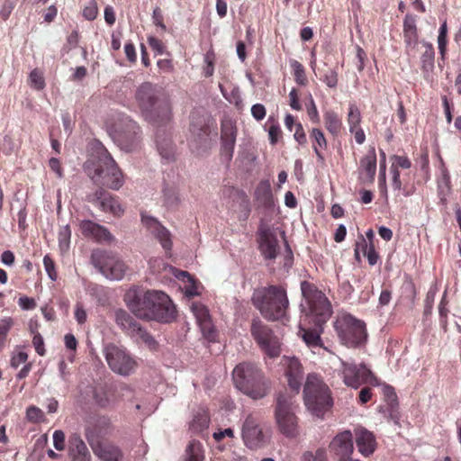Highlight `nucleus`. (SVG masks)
<instances>
[{
	"label": "nucleus",
	"instance_id": "obj_34",
	"mask_svg": "<svg viewBox=\"0 0 461 461\" xmlns=\"http://www.w3.org/2000/svg\"><path fill=\"white\" fill-rule=\"evenodd\" d=\"M325 128L333 136H338L342 129V122L338 113L333 110H328L323 114Z\"/></svg>",
	"mask_w": 461,
	"mask_h": 461
},
{
	"label": "nucleus",
	"instance_id": "obj_19",
	"mask_svg": "<svg viewBox=\"0 0 461 461\" xmlns=\"http://www.w3.org/2000/svg\"><path fill=\"white\" fill-rule=\"evenodd\" d=\"M250 334L258 346H279L278 338L271 327L259 318L252 320Z\"/></svg>",
	"mask_w": 461,
	"mask_h": 461
},
{
	"label": "nucleus",
	"instance_id": "obj_51",
	"mask_svg": "<svg viewBox=\"0 0 461 461\" xmlns=\"http://www.w3.org/2000/svg\"><path fill=\"white\" fill-rule=\"evenodd\" d=\"M43 265L45 267V271L48 274V276L52 280L56 281L58 278V274L55 269V263L51 259V258L49 255L44 256L43 258Z\"/></svg>",
	"mask_w": 461,
	"mask_h": 461
},
{
	"label": "nucleus",
	"instance_id": "obj_3",
	"mask_svg": "<svg viewBox=\"0 0 461 461\" xmlns=\"http://www.w3.org/2000/svg\"><path fill=\"white\" fill-rule=\"evenodd\" d=\"M129 310L139 319L170 323L176 318V309L170 297L162 291L130 292L125 296Z\"/></svg>",
	"mask_w": 461,
	"mask_h": 461
},
{
	"label": "nucleus",
	"instance_id": "obj_26",
	"mask_svg": "<svg viewBox=\"0 0 461 461\" xmlns=\"http://www.w3.org/2000/svg\"><path fill=\"white\" fill-rule=\"evenodd\" d=\"M90 447L95 456L102 461H122L124 458L122 449L111 441L95 444Z\"/></svg>",
	"mask_w": 461,
	"mask_h": 461
},
{
	"label": "nucleus",
	"instance_id": "obj_16",
	"mask_svg": "<svg viewBox=\"0 0 461 461\" xmlns=\"http://www.w3.org/2000/svg\"><path fill=\"white\" fill-rule=\"evenodd\" d=\"M114 426L108 416H98L85 430L86 438L90 447L106 441L113 435Z\"/></svg>",
	"mask_w": 461,
	"mask_h": 461
},
{
	"label": "nucleus",
	"instance_id": "obj_37",
	"mask_svg": "<svg viewBox=\"0 0 461 461\" xmlns=\"http://www.w3.org/2000/svg\"><path fill=\"white\" fill-rule=\"evenodd\" d=\"M360 244H361V251L364 253L365 256H366L368 264L370 266H375L378 259L379 255L375 249L374 244L367 245L366 240L363 237V235L359 236Z\"/></svg>",
	"mask_w": 461,
	"mask_h": 461
},
{
	"label": "nucleus",
	"instance_id": "obj_43",
	"mask_svg": "<svg viewBox=\"0 0 461 461\" xmlns=\"http://www.w3.org/2000/svg\"><path fill=\"white\" fill-rule=\"evenodd\" d=\"M383 395L384 400L389 405L391 411H394L398 407L397 395L394 388L390 385H384Z\"/></svg>",
	"mask_w": 461,
	"mask_h": 461
},
{
	"label": "nucleus",
	"instance_id": "obj_32",
	"mask_svg": "<svg viewBox=\"0 0 461 461\" xmlns=\"http://www.w3.org/2000/svg\"><path fill=\"white\" fill-rule=\"evenodd\" d=\"M403 36L407 46H414L418 42L416 17L407 14L403 20Z\"/></svg>",
	"mask_w": 461,
	"mask_h": 461
},
{
	"label": "nucleus",
	"instance_id": "obj_61",
	"mask_svg": "<svg viewBox=\"0 0 461 461\" xmlns=\"http://www.w3.org/2000/svg\"><path fill=\"white\" fill-rule=\"evenodd\" d=\"M323 82L330 88L336 87L338 85V73L331 69L330 70L323 78Z\"/></svg>",
	"mask_w": 461,
	"mask_h": 461
},
{
	"label": "nucleus",
	"instance_id": "obj_64",
	"mask_svg": "<svg viewBox=\"0 0 461 461\" xmlns=\"http://www.w3.org/2000/svg\"><path fill=\"white\" fill-rule=\"evenodd\" d=\"M290 99V106L293 110L300 111L302 109V105L299 102L298 91L295 88H293L289 93Z\"/></svg>",
	"mask_w": 461,
	"mask_h": 461
},
{
	"label": "nucleus",
	"instance_id": "obj_11",
	"mask_svg": "<svg viewBox=\"0 0 461 461\" xmlns=\"http://www.w3.org/2000/svg\"><path fill=\"white\" fill-rule=\"evenodd\" d=\"M116 324L125 331L136 343L154 346V338L128 312L122 309L114 312Z\"/></svg>",
	"mask_w": 461,
	"mask_h": 461
},
{
	"label": "nucleus",
	"instance_id": "obj_56",
	"mask_svg": "<svg viewBox=\"0 0 461 461\" xmlns=\"http://www.w3.org/2000/svg\"><path fill=\"white\" fill-rule=\"evenodd\" d=\"M307 113L310 118V120L314 123L320 122V115L317 110V107L315 105L313 98L310 97V104L307 107Z\"/></svg>",
	"mask_w": 461,
	"mask_h": 461
},
{
	"label": "nucleus",
	"instance_id": "obj_63",
	"mask_svg": "<svg viewBox=\"0 0 461 461\" xmlns=\"http://www.w3.org/2000/svg\"><path fill=\"white\" fill-rule=\"evenodd\" d=\"M18 304L23 310H32L36 307L34 299L25 295L19 298Z\"/></svg>",
	"mask_w": 461,
	"mask_h": 461
},
{
	"label": "nucleus",
	"instance_id": "obj_57",
	"mask_svg": "<svg viewBox=\"0 0 461 461\" xmlns=\"http://www.w3.org/2000/svg\"><path fill=\"white\" fill-rule=\"evenodd\" d=\"M294 138L300 145H304L307 142L306 134L304 132L302 123L300 122H297L295 124V131L294 134Z\"/></svg>",
	"mask_w": 461,
	"mask_h": 461
},
{
	"label": "nucleus",
	"instance_id": "obj_62",
	"mask_svg": "<svg viewBox=\"0 0 461 461\" xmlns=\"http://www.w3.org/2000/svg\"><path fill=\"white\" fill-rule=\"evenodd\" d=\"M124 52L127 59L131 63H134L137 60L135 46L132 42L129 41L124 45Z\"/></svg>",
	"mask_w": 461,
	"mask_h": 461
},
{
	"label": "nucleus",
	"instance_id": "obj_36",
	"mask_svg": "<svg viewBox=\"0 0 461 461\" xmlns=\"http://www.w3.org/2000/svg\"><path fill=\"white\" fill-rule=\"evenodd\" d=\"M210 423V417L208 413L203 411H198L190 422V429L194 432H201L208 428Z\"/></svg>",
	"mask_w": 461,
	"mask_h": 461
},
{
	"label": "nucleus",
	"instance_id": "obj_5",
	"mask_svg": "<svg viewBox=\"0 0 461 461\" xmlns=\"http://www.w3.org/2000/svg\"><path fill=\"white\" fill-rule=\"evenodd\" d=\"M253 305L268 321H282L286 317L289 300L281 285H269L256 290L252 295Z\"/></svg>",
	"mask_w": 461,
	"mask_h": 461
},
{
	"label": "nucleus",
	"instance_id": "obj_22",
	"mask_svg": "<svg viewBox=\"0 0 461 461\" xmlns=\"http://www.w3.org/2000/svg\"><path fill=\"white\" fill-rule=\"evenodd\" d=\"M282 363L285 366V376L289 387L296 394L302 385L303 366L297 358L285 356H284Z\"/></svg>",
	"mask_w": 461,
	"mask_h": 461
},
{
	"label": "nucleus",
	"instance_id": "obj_14",
	"mask_svg": "<svg viewBox=\"0 0 461 461\" xmlns=\"http://www.w3.org/2000/svg\"><path fill=\"white\" fill-rule=\"evenodd\" d=\"M110 368L122 375H129L136 367V361L121 348H104Z\"/></svg>",
	"mask_w": 461,
	"mask_h": 461
},
{
	"label": "nucleus",
	"instance_id": "obj_33",
	"mask_svg": "<svg viewBox=\"0 0 461 461\" xmlns=\"http://www.w3.org/2000/svg\"><path fill=\"white\" fill-rule=\"evenodd\" d=\"M310 139L312 140V149L318 158V160L323 161L324 157L321 150L326 149L328 147V143L323 131L318 128H313L310 131Z\"/></svg>",
	"mask_w": 461,
	"mask_h": 461
},
{
	"label": "nucleus",
	"instance_id": "obj_48",
	"mask_svg": "<svg viewBox=\"0 0 461 461\" xmlns=\"http://www.w3.org/2000/svg\"><path fill=\"white\" fill-rule=\"evenodd\" d=\"M164 203L168 208H176L179 203L180 199L177 194L173 189H165L164 190Z\"/></svg>",
	"mask_w": 461,
	"mask_h": 461
},
{
	"label": "nucleus",
	"instance_id": "obj_29",
	"mask_svg": "<svg viewBox=\"0 0 461 461\" xmlns=\"http://www.w3.org/2000/svg\"><path fill=\"white\" fill-rule=\"evenodd\" d=\"M376 172V154L374 147H371L366 155L360 160V178L368 182L375 180Z\"/></svg>",
	"mask_w": 461,
	"mask_h": 461
},
{
	"label": "nucleus",
	"instance_id": "obj_55",
	"mask_svg": "<svg viewBox=\"0 0 461 461\" xmlns=\"http://www.w3.org/2000/svg\"><path fill=\"white\" fill-rule=\"evenodd\" d=\"M148 42L150 46V48L156 52L158 55H161L164 52L165 46L161 40L150 36L148 38Z\"/></svg>",
	"mask_w": 461,
	"mask_h": 461
},
{
	"label": "nucleus",
	"instance_id": "obj_42",
	"mask_svg": "<svg viewBox=\"0 0 461 461\" xmlns=\"http://www.w3.org/2000/svg\"><path fill=\"white\" fill-rule=\"evenodd\" d=\"M290 66L293 69L295 82L300 86H306L308 79L305 75L304 67L295 59L290 60Z\"/></svg>",
	"mask_w": 461,
	"mask_h": 461
},
{
	"label": "nucleus",
	"instance_id": "obj_39",
	"mask_svg": "<svg viewBox=\"0 0 461 461\" xmlns=\"http://www.w3.org/2000/svg\"><path fill=\"white\" fill-rule=\"evenodd\" d=\"M267 124H269L268 131V139L271 145H276L279 139L282 137V131L277 120L269 116L267 119Z\"/></svg>",
	"mask_w": 461,
	"mask_h": 461
},
{
	"label": "nucleus",
	"instance_id": "obj_15",
	"mask_svg": "<svg viewBox=\"0 0 461 461\" xmlns=\"http://www.w3.org/2000/svg\"><path fill=\"white\" fill-rule=\"evenodd\" d=\"M242 438L245 445L256 449L263 447L267 442V436L260 426V419L256 414H249L242 426Z\"/></svg>",
	"mask_w": 461,
	"mask_h": 461
},
{
	"label": "nucleus",
	"instance_id": "obj_45",
	"mask_svg": "<svg viewBox=\"0 0 461 461\" xmlns=\"http://www.w3.org/2000/svg\"><path fill=\"white\" fill-rule=\"evenodd\" d=\"M437 292H438L437 286H431L426 294V298L424 301V312H423V314L425 316H429L432 312Z\"/></svg>",
	"mask_w": 461,
	"mask_h": 461
},
{
	"label": "nucleus",
	"instance_id": "obj_23",
	"mask_svg": "<svg viewBox=\"0 0 461 461\" xmlns=\"http://www.w3.org/2000/svg\"><path fill=\"white\" fill-rule=\"evenodd\" d=\"M330 449L339 461L349 458L354 449L352 433L345 430L338 434L330 442Z\"/></svg>",
	"mask_w": 461,
	"mask_h": 461
},
{
	"label": "nucleus",
	"instance_id": "obj_53",
	"mask_svg": "<svg viewBox=\"0 0 461 461\" xmlns=\"http://www.w3.org/2000/svg\"><path fill=\"white\" fill-rule=\"evenodd\" d=\"M450 175L448 170L443 166L441 169V177L438 180V189L446 188L447 192L450 190Z\"/></svg>",
	"mask_w": 461,
	"mask_h": 461
},
{
	"label": "nucleus",
	"instance_id": "obj_47",
	"mask_svg": "<svg viewBox=\"0 0 461 461\" xmlns=\"http://www.w3.org/2000/svg\"><path fill=\"white\" fill-rule=\"evenodd\" d=\"M26 418L30 422L39 423L44 420V413L40 408L32 405L26 410Z\"/></svg>",
	"mask_w": 461,
	"mask_h": 461
},
{
	"label": "nucleus",
	"instance_id": "obj_49",
	"mask_svg": "<svg viewBox=\"0 0 461 461\" xmlns=\"http://www.w3.org/2000/svg\"><path fill=\"white\" fill-rule=\"evenodd\" d=\"M303 461H327L326 451L318 448L315 452L306 451L303 455Z\"/></svg>",
	"mask_w": 461,
	"mask_h": 461
},
{
	"label": "nucleus",
	"instance_id": "obj_44",
	"mask_svg": "<svg viewBox=\"0 0 461 461\" xmlns=\"http://www.w3.org/2000/svg\"><path fill=\"white\" fill-rule=\"evenodd\" d=\"M29 81L30 86L36 90H42L45 87V80L42 73L37 68L30 73Z\"/></svg>",
	"mask_w": 461,
	"mask_h": 461
},
{
	"label": "nucleus",
	"instance_id": "obj_4",
	"mask_svg": "<svg viewBox=\"0 0 461 461\" xmlns=\"http://www.w3.org/2000/svg\"><path fill=\"white\" fill-rule=\"evenodd\" d=\"M84 169L93 183L99 187L119 190L123 185L122 170L100 141L95 143L94 153L85 163Z\"/></svg>",
	"mask_w": 461,
	"mask_h": 461
},
{
	"label": "nucleus",
	"instance_id": "obj_17",
	"mask_svg": "<svg viewBox=\"0 0 461 461\" xmlns=\"http://www.w3.org/2000/svg\"><path fill=\"white\" fill-rule=\"evenodd\" d=\"M86 201L97 206L103 212H110L115 216H119L123 212L118 197L103 187H98L95 192L87 194Z\"/></svg>",
	"mask_w": 461,
	"mask_h": 461
},
{
	"label": "nucleus",
	"instance_id": "obj_54",
	"mask_svg": "<svg viewBox=\"0 0 461 461\" xmlns=\"http://www.w3.org/2000/svg\"><path fill=\"white\" fill-rule=\"evenodd\" d=\"M53 444L57 450L65 448V433L62 430H55L53 433Z\"/></svg>",
	"mask_w": 461,
	"mask_h": 461
},
{
	"label": "nucleus",
	"instance_id": "obj_1",
	"mask_svg": "<svg viewBox=\"0 0 461 461\" xmlns=\"http://www.w3.org/2000/svg\"><path fill=\"white\" fill-rule=\"evenodd\" d=\"M136 100L145 119L157 128L156 144L162 159L166 162L176 158V147L166 128L172 119L168 98L149 82L140 85L136 91Z\"/></svg>",
	"mask_w": 461,
	"mask_h": 461
},
{
	"label": "nucleus",
	"instance_id": "obj_6",
	"mask_svg": "<svg viewBox=\"0 0 461 461\" xmlns=\"http://www.w3.org/2000/svg\"><path fill=\"white\" fill-rule=\"evenodd\" d=\"M236 387L254 400L265 397L270 389V382L255 364L243 362L233 370Z\"/></svg>",
	"mask_w": 461,
	"mask_h": 461
},
{
	"label": "nucleus",
	"instance_id": "obj_52",
	"mask_svg": "<svg viewBox=\"0 0 461 461\" xmlns=\"http://www.w3.org/2000/svg\"><path fill=\"white\" fill-rule=\"evenodd\" d=\"M13 324L14 321L11 318H5L0 321V344L5 342V339Z\"/></svg>",
	"mask_w": 461,
	"mask_h": 461
},
{
	"label": "nucleus",
	"instance_id": "obj_30",
	"mask_svg": "<svg viewBox=\"0 0 461 461\" xmlns=\"http://www.w3.org/2000/svg\"><path fill=\"white\" fill-rule=\"evenodd\" d=\"M255 199L264 208L269 209L274 205V197L269 180H262L255 189Z\"/></svg>",
	"mask_w": 461,
	"mask_h": 461
},
{
	"label": "nucleus",
	"instance_id": "obj_13",
	"mask_svg": "<svg viewBox=\"0 0 461 461\" xmlns=\"http://www.w3.org/2000/svg\"><path fill=\"white\" fill-rule=\"evenodd\" d=\"M343 380L348 386L353 388H358L362 384L379 385L378 378L364 364L344 365Z\"/></svg>",
	"mask_w": 461,
	"mask_h": 461
},
{
	"label": "nucleus",
	"instance_id": "obj_35",
	"mask_svg": "<svg viewBox=\"0 0 461 461\" xmlns=\"http://www.w3.org/2000/svg\"><path fill=\"white\" fill-rule=\"evenodd\" d=\"M424 51L420 57L421 69L424 74L432 71L434 68L435 50L431 43L423 42Z\"/></svg>",
	"mask_w": 461,
	"mask_h": 461
},
{
	"label": "nucleus",
	"instance_id": "obj_18",
	"mask_svg": "<svg viewBox=\"0 0 461 461\" xmlns=\"http://www.w3.org/2000/svg\"><path fill=\"white\" fill-rule=\"evenodd\" d=\"M258 249L265 259H275L277 257L279 248L276 235L271 229L261 224L258 230Z\"/></svg>",
	"mask_w": 461,
	"mask_h": 461
},
{
	"label": "nucleus",
	"instance_id": "obj_2",
	"mask_svg": "<svg viewBox=\"0 0 461 461\" xmlns=\"http://www.w3.org/2000/svg\"><path fill=\"white\" fill-rule=\"evenodd\" d=\"M301 290L304 302L300 305L303 316L298 335L307 346H323L321 335L333 312L330 302L322 291L308 281L301 283Z\"/></svg>",
	"mask_w": 461,
	"mask_h": 461
},
{
	"label": "nucleus",
	"instance_id": "obj_60",
	"mask_svg": "<svg viewBox=\"0 0 461 461\" xmlns=\"http://www.w3.org/2000/svg\"><path fill=\"white\" fill-rule=\"evenodd\" d=\"M266 108L261 104H256L251 107V114L257 121H261L266 116Z\"/></svg>",
	"mask_w": 461,
	"mask_h": 461
},
{
	"label": "nucleus",
	"instance_id": "obj_27",
	"mask_svg": "<svg viewBox=\"0 0 461 461\" xmlns=\"http://www.w3.org/2000/svg\"><path fill=\"white\" fill-rule=\"evenodd\" d=\"M356 444L358 451L365 456L372 455L376 448L375 435L365 428L355 430Z\"/></svg>",
	"mask_w": 461,
	"mask_h": 461
},
{
	"label": "nucleus",
	"instance_id": "obj_46",
	"mask_svg": "<svg viewBox=\"0 0 461 461\" xmlns=\"http://www.w3.org/2000/svg\"><path fill=\"white\" fill-rule=\"evenodd\" d=\"M192 311L201 325L209 321V311L204 305L193 303Z\"/></svg>",
	"mask_w": 461,
	"mask_h": 461
},
{
	"label": "nucleus",
	"instance_id": "obj_9",
	"mask_svg": "<svg viewBox=\"0 0 461 461\" xmlns=\"http://www.w3.org/2000/svg\"><path fill=\"white\" fill-rule=\"evenodd\" d=\"M296 407L292 397L285 394L278 395L275 418L279 431L289 438H294L299 435L298 418L295 415Z\"/></svg>",
	"mask_w": 461,
	"mask_h": 461
},
{
	"label": "nucleus",
	"instance_id": "obj_7",
	"mask_svg": "<svg viewBox=\"0 0 461 461\" xmlns=\"http://www.w3.org/2000/svg\"><path fill=\"white\" fill-rule=\"evenodd\" d=\"M303 399L307 409L318 417L322 416L332 405L329 387L314 374L307 376Z\"/></svg>",
	"mask_w": 461,
	"mask_h": 461
},
{
	"label": "nucleus",
	"instance_id": "obj_59",
	"mask_svg": "<svg viewBox=\"0 0 461 461\" xmlns=\"http://www.w3.org/2000/svg\"><path fill=\"white\" fill-rule=\"evenodd\" d=\"M418 164L422 171H424L425 173H428L429 159V150L427 148L422 149V151L420 155V158L418 159Z\"/></svg>",
	"mask_w": 461,
	"mask_h": 461
},
{
	"label": "nucleus",
	"instance_id": "obj_24",
	"mask_svg": "<svg viewBox=\"0 0 461 461\" xmlns=\"http://www.w3.org/2000/svg\"><path fill=\"white\" fill-rule=\"evenodd\" d=\"M80 230L85 237L92 238L99 243H111L114 240L107 228L90 220L82 221Z\"/></svg>",
	"mask_w": 461,
	"mask_h": 461
},
{
	"label": "nucleus",
	"instance_id": "obj_21",
	"mask_svg": "<svg viewBox=\"0 0 461 461\" xmlns=\"http://www.w3.org/2000/svg\"><path fill=\"white\" fill-rule=\"evenodd\" d=\"M282 363L285 366V376L289 387L296 394L302 385L303 366L297 358L285 356H284Z\"/></svg>",
	"mask_w": 461,
	"mask_h": 461
},
{
	"label": "nucleus",
	"instance_id": "obj_40",
	"mask_svg": "<svg viewBox=\"0 0 461 461\" xmlns=\"http://www.w3.org/2000/svg\"><path fill=\"white\" fill-rule=\"evenodd\" d=\"M361 120L362 116L358 107L354 104H349L347 118L349 131H354L355 128L360 127Z\"/></svg>",
	"mask_w": 461,
	"mask_h": 461
},
{
	"label": "nucleus",
	"instance_id": "obj_20",
	"mask_svg": "<svg viewBox=\"0 0 461 461\" xmlns=\"http://www.w3.org/2000/svg\"><path fill=\"white\" fill-rule=\"evenodd\" d=\"M237 137V128L230 121H224L221 125V152L227 161L233 157Z\"/></svg>",
	"mask_w": 461,
	"mask_h": 461
},
{
	"label": "nucleus",
	"instance_id": "obj_31",
	"mask_svg": "<svg viewBox=\"0 0 461 461\" xmlns=\"http://www.w3.org/2000/svg\"><path fill=\"white\" fill-rule=\"evenodd\" d=\"M192 135L199 141H206L211 134V126L203 117H193L190 124Z\"/></svg>",
	"mask_w": 461,
	"mask_h": 461
},
{
	"label": "nucleus",
	"instance_id": "obj_58",
	"mask_svg": "<svg viewBox=\"0 0 461 461\" xmlns=\"http://www.w3.org/2000/svg\"><path fill=\"white\" fill-rule=\"evenodd\" d=\"M203 336L209 342H214L216 337L215 330L211 326L210 321L201 325Z\"/></svg>",
	"mask_w": 461,
	"mask_h": 461
},
{
	"label": "nucleus",
	"instance_id": "obj_8",
	"mask_svg": "<svg viewBox=\"0 0 461 461\" xmlns=\"http://www.w3.org/2000/svg\"><path fill=\"white\" fill-rule=\"evenodd\" d=\"M334 329L345 346H361L367 340L366 323L349 313L339 315Z\"/></svg>",
	"mask_w": 461,
	"mask_h": 461
},
{
	"label": "nucleus",
	"instance_id": "obj_12",
	"mask_svg": "<svg viewBox=\"0 0 461 461\" xmlns=\"http://www.w3.org/2000/svg\"><path fill=\"white\" fill-rule=\"evenodd\" d=\"M140 128L137 122L125 118L116 126L113 139L121 149L131 152L140 147Z\"/></svg>",
	"mask_w": 461,
	"mask_h": 461
},
{
	"label": "nucleus",
	"instance_id": "obj_10",
	"mask_svg": "<svg viewBox=\"0 0 461 461\" xmlns=\"http://www.w3.org/2000/svg\"><path fill=\"white\" fill-rule=\"evenodd\" d=\"M91 263L111 280H122L127 270V266L121 258L113 252L104 249H95L92 252Z\"/></svg>",
	"mask_w": 461,
	"mask_h": 461
},
{
	"label": "nucleus",
	"instance_id": "obj_28",
	"mask_svg": "<svg viewBox=\"0 0 461 461\" xmlns=\"http://www.w3.org/2000/svg\"><path fill=\"white\" fill-rule=\"evenodd\" d=\"M68 455L72 461H90L91 454L81 437L73 434L68 439Z\"/></svg>",
	"mask_w": 461,
	"mask_h": 461
},
{
	"label": "nucleus",
	"instance_id": "obj_25",
	"mask_svg": "<svg viewBox=\"0 0 461 461\" xmlns=\"http://www.w3.org/2000/svg\"><path fill=\"white\" fill-rule=\"evenodd\" d=\"M143 225L159 240L163 249L170 250L172 248L171 235L157 219L141 214Z\"/></svg>",
	"mask_w": 461,
	"mask_h": 461
},
{
	"label": "nucleus",
	"instance_id": "obj_41",
	"mask_svg": "<svg viewBox=\"0 0 461 461\" xmlns=\"http://www.w3.org/2000/svg\"><path fill=\"white\" fill-rule=\"evenodd\" d=\"M185 461H203L202 445L199 441L192 440L186 447Z\"/></svg>",
	"mask_w": 461,
	"mask_h": 461
},
{
	"label": "nucleus",
	"instance_id": "obj_38",
	"mask_svg": "<svg viewBox=\"0 0 461 461\" xmlns=\"http://www.w3.org/2000/svg\"><path fill=\"white\" fill-rule=\"evenodd\" d=\"M221 192L224 197L230 198L233 201L240 200L245 204V207L248 208L249 200L243 190L235 188L234 186H224Z\"/></svg>",
	"mask_w": 461,
	"mask_h": 461
},
{
	"label": "nucleus",
	"instance_id": "obj_50",
	"mask_svg": "<svg viewBox=\"0 0 461 461\" xmlns=\"http://www.w3.org/2000/svg\"><path fill=\"white\" fill-rule=\"evenodd\" d=\"M98 7L95 0H91L83 9V16L86 20L93 21L96 18Z\"/></svg>",
	"mask_w": 461,
	"mask_h": 461
}]
</instances>
